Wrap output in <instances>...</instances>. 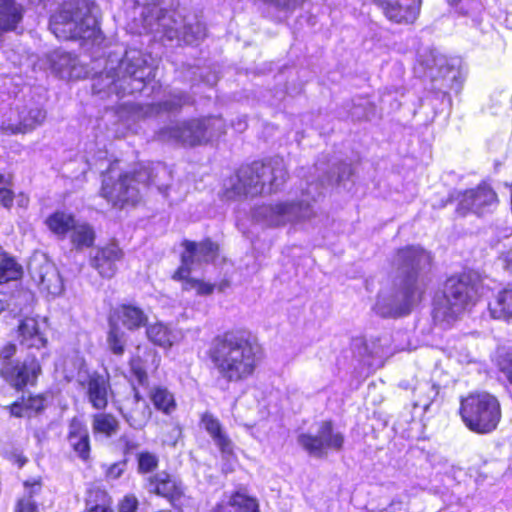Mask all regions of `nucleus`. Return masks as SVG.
Segmentation results:
<instances>
[{
  "label": "nucleus",
  "instance_id": "8",
  "mask_svg": "<svg viewBox=\"0 0 512 512\" xmlns=\"http://www.w3.org/2000/svg\"><path fill=\"white\" fill-rule=\"evenodd\" d=\"M477 295V288L470 276L450 277L445 283L442 295L435 299L434 320L449 325L475 303Z\"/></svg>",
  "mask_w": 512,
  "mask_h": 512
},
{
  "label": "nucleus",
  "instance_id": "45",
  "mask_svg": "<svg viewBox=\"0 0 512 512\" xmlns=\"http://www.w3.org/2000/svg\"><path fill=\"white\" fill-rule=\"evenodd\" d=\"M497 364L499 370L503 373L509 384L512 386V352H508L504 356H501L498 359Z\"/></svg>",
  "mask_w": 512,
  "mask_h": 512
},
{
  "label": "nucleus",
  "instance_id": "10",
  "mask_svg": "<svg viewBox=\"0 0 512 512\" xmlns=\"http://www.w3.org/2000/svg\"><path fill=\"white\" fill-rule=\"evenodd\" d=\"M460 414L469 430L488 434L500 422L501 407L498 399L489 393L470 394L461 400Z\"/></svg>",
  "mask_w": 512,
  "mask_h": 512
},
{
  "label": "nucleus",
  "instance_id": "16",
  "mask_svg": "<svg viewBox=\"0 0 512 512\" xmlns=\"http://www.w3.org/2000/svg\"><path fill=\"white\" fill-rule=\"evenodd\" d=\"M496 203L497 196L495 192L488 185L482 184L463 193L457 211L462 215L467 212L480 215L490 211Z\"/></svg>",
  "mask_w": 512,
  "mask_h": 512
},
{
  "label": "nucleus",
  "instance_id": "43",
  "mask_svg": "<svg viewBox=\"0 0 512 512\" xmlns=\"http://www.w3.org/2000/svg\"><path fill=\"white\" fill-rule=\"evenodd\" d=\"M158 466V458L150 452H142L138 455V469L141 473L153 471Z\"/></svg>",
  "mask_w": 512,
  "mask_h": 512
},
{
  "label": "nucleus",
  "instance_id": "40",
  "mask_svg": "<svg viewBox=\"0 0 512 512\" xmlns=\"http://www.w3.org/2000/svg\"><path fill=\"white\" fill-rule=\"evenodd\" d=\"M112 500L103 490H90L86 499V512H113Z\"/></svg>",
  "mask_w": 512,
  "mask_h": 512
},
{
  "label": "nucleus",
  "instance_id": "31",
  "mask_svg": "<svg viewBox=\"0 0 512 512\" xmlns=\"http://www.w3.org/2000/svg\"><path fill=\"white\" fill-rule=\"evenodd\" d=\"M42 489L40 478H32L24 482V495L15 505L14 512H39L38 505L33 499Z\"/></svg>",
  "mask_w": 512,
  "mask_h": 512
},
{
  "label": "nucleus",
  "instance_id": "27",
  "mask_svg": "<svg viewBox=\"0 0 512 512\" xmlns=\"http://www.w3.org/2000/svg\"><path fill=\"white\" fill-rule=\"evenodd\" d=\"M461 61L454 59L451 64L447 63L446 58L439 54L436 50L431 48H423L418 52L417 55V65L416 69H420L424 74L427 71H431L434 68H438L439 72L444 76H447L450 70V67H454L456 65H460Z\"/></svg>",
  "mask_w": 512,
  "mask_h": 512
},
{
  "label": "nucleus",
  "instance_id": "39",
  "mask_svg": "<svg viewBox=\"0 0 512 512\" xmlns=\"http://www.w3.org/2000/svg\"><path fill=\"white\" fill-rule=\"evenodd\" d=\"M19 208L26 209L29 205V197L24 193L14 195L12 190L8 187V182L5 177L0 174V205L4 208L10 209L13 205V201Z\"/></svg>",
  "mask_w": 512,
  "mask_h": 512
},
{
  "label": "nucleus",
  "instance_id": "2",
  "mask_svg": "<svg viewBox=\"0 0 512 512\" xmlns=\"http://www.w3.org/2000/svg\"><path fill=\"white\" fill-rule=\"evenodd\" d=\"M209 359L226 382H241L251 377L260 361L258 348L243 331H230L213 341Z\"/></svg>",
  "mask_w": 512,
  "mask_h": 512
},
{
  "label": "nucleus",
  "instance_id": "14",
  "mask_svg": "<svg viewBox=\"0 0 512 512\" xmlns=\"http://www.w3.org/2000/svg\"><path fill=\"white\" fill-rule=\"evenodd\" d=\"M311 215L312 208L306 200H302L298 203L284 201L262 205L257 207L253 212V218L256 222L269 227L293 223L309 218Z\"/></svg>",
  "mask_w": 512,
  "mask_h": 512
},
{
  "label": "nucleus",
  "instance_id": "33",
  "mask_svg": "<svg viewBox=\"0 0 512 512\" xmlns=\"http://www.w3.org/2000/svg\"><path fill=\"white\" fill-rule=\"evenodd\" d=\"M489 311L493 318L512 319V287L500 291L489 303Z\"/></svg>",
  "mask_w": 512,
  "mask_h": 512
},
{
  "label": "nucleus",
  "instance_id": "6",
  "mask_svg": "<svg viewBox=\"0 0 512 512\" xmlns=\"http://www.w3.org/2000/svg\"><path fill=\"white\" fill-rule=\"evenodd\" d=\"M154 183L148 168L134 173H119L115 164L110 165L102 180L101 195L116 208L133 207L141 200V192Z\"/></svg>",
  "mask_w": 512,
  "mask_h": 512
},
{
  "label": "nucleus",
  "instance_id": "13",
  "mask_svg": "<svg viewBox=\"0 0 512 512\" xmlns=\"http://www.w3.org/2000/svg\"><path fill=\"white\" fill-rule=\"evenodd\" d=\"M147 320V315L137 306L123 304L116 307L109 319L110 329L107 342L110 350L116 355H121L124 352L126 335L120 330L119 323L126 329L134 331L145 326Z\"/></svg>",
  "mask_w": 512,
  "mask_h": 512
},
{
  "label": "nucleus",
  "instance_id": "36",
  "mask_svg": "<svg viewBox=\"0 0 512 512\" xmlns=\"http://www.w3.org/2000/svg\"><path fill=\"white\" fill-rule=\"evenodd\" d=\"M70 241L76 249L91 247L95 241L93 227L86 222L76 221L71 230Z\"/></svg>",
  "mask_w": 512,
  "mask_h": 512
},
{
  "label": "nucleus",
  "instance_id": "26",
  "mask_svg": "<svg viewBox=\"0 0 512 512\" xmlns=\"http://www.w3.org/2000/svg\"><path fill=\"white\" fill-rule=\"evenodd\" d=\"M148 489L157 495L169 499L174 506H176L175 502L179 500L182 495L180 483L164 471L149 478Z\"/></svg>",
  "mask_w": 512,
  "mask_h": 512
},
{
  "label": "nucleus",
  "instance_id": "37",
  "mask_svg": "<svg viewBox=\"0 0 512 512\" xmlns=\"http://www.w3.org/2000/svg\"><path fill=\"white\" fill-rule=\"evenodd\" d=\"M119 429V422L115 416L109 413H97L92 418V430L95 435L101 434L112 437Z\"/></svg>",
  "mask_w": 512,
  "mask_h": 512
},
{
  "label": "nucleus",
  "instance_id": "55",
  "mask_svg": "<svg viewBox=\"0 0 512 512\" xmlns=\"http://www.w3.org/2000/svg\"><path fill=\"white\" fill-rule=\"evenodd\" d=\"M506 24H507V27L512 29V10H510L508 13H507V16H506Z\"/></svg>",
  "mask_w": 512,
  "mask_h": 512
},
{
  "label": "nucleus",
  "instance_id": "20",
  "mask_svg": "<svg viewBox=\"0 0 512 512\" xmlns=\"http://www.w3.org/2000/svg\"><path fill=\"white\" fill-rule=\"evenodd\" d=\"M201 426L209 434L223 457H230L234 453V444L223 429L220 421L211 413L205 412L201 416Z\"/></svg>",
  "mask_w": 512,
  "mask_h": 512
},
{
  "label": "nucleus",
  "instance_id": "12",
  "mask_svg": "<svg viewBox=\"0 0 512 512\" xmlns=\"http://www.w3.org/2000/svg\"><path fill=\"white\" fill-rule=\"evenodd\" d=\"M16 345L8 343L0 349V375L9 384L21 389L28 384H34L41 368L38 361L28 357L23 362L14 361Z\"/></svg>",
  "mask_w": 512,
  "mask_h": 512
},
{
  "label": "nucleus",
  "instance_id": "28",
  "mask_svg": "<svg viewBox=\"0 0 512 512\" xmlns=\"http://www.w3.org/2000/svg\"><path fill=\"white\" fill-rule=\"evenodd\" d=\"M68 442L80 458L86 460L89 457L90 441L86 424L74 417L69 424Z\"/></svg>",
  "mask_w": 512,
  "mask_h": 512
},
{
  "label": "nucleus",
  "instance_id": "47",
  "mask_svg": "<svg viewBox=\"0 0 512 512\" xmlns=\"http://www.w3.org/2000/svg\"><path fill=\"white\" fill-rule=\"evenodd\" d=\"M266 3L280 9V10H293L299 6L302 0H264Z\"/></svg>",
  "mask_w": 512,
  "mask_h": 512
},
{
  "label": "nucleus",
  "instance_id": "24",
  "mask_svg": "<svg viewBox=\"0 0 512 512\" xmlns=\"http://www.w3.org/2000/svg\"><path fill=\"white\" fill-rule=\"evenodd\" d=\"M31 273L33 280L42 291L52 296H57L62 293V278L53 264L45 262L38 270H32Z\"/></svg>",
  "mask_w": 512,
  "mask_h": 512
},
{
  "label": "nucleus",
  "instance_id": "46",
  "mask_svg": "<svg viewBox=\"0 0 512 512\" xmlns=\"http://www.w3.org/2000/svg\"><path fill=\"white\" fill-rule=\"evenodd\" d=\"M131 371L136 378L138 384L144 385L147 382V373L141 361L138 358L131 360Z\"/></svg>",
  "mask_w": 512,
  "mask_h": 512
},
{
  "label": "nucleus",
  "instance_id": "5",
  "mask_svg": "<svg viewBox=\"0 0 512 512\" xmlns=\"http://www.w3.org/2000/svg\"><path fill=\"white\" fill-rule=\"evenodd\" d=\"M135 4L142 7L140 14L146 32L161 33L169 40L182 39L187 44H194L206 35L202 23H184L177 12L159 9L156 0H135Z\"/></svg>",
  "mask_w": 512,
  "mask_h": 512
},
{
  "label": "nucleus",
  "instance_id": "51",
  "mask_svg": "<svg viewBox=\"0 0 512 512\" xmlns=\"http://www.w3.org/2000/svg\"><path fill=\"white\" fill-rule=\"evenodd\" d=\"M233 416L235 418V421H237L239 424L244 425L246 427H250V424L246 423L244 420V417L242 416L240 412V404L237 401L232 409Z\"/></svg>",
  "mask_w": 512,
  "mask_h": 512
},
{
  "label": "nucleus",
  "instance_id": "35",
  "mask_svg": "<svg viewBox=\"0 0 512 512\" xmlns=\"http://www.w3.org/2000/svg\"><path fill=\"white\" fill-rule=\"evenodd\" d=\"M148 339L162 348H170L177 340V334L163 323H155L147 328Z\"/></svg>",
  "mask_w": 512,
  "mask_h": 512
},
{
  "label": "nucleus",
  "instance_id": "4",
  "mask_svg": "<svg viewBox=\"0 0 512 512\" xmlns=\"http://www.w3.org/2000/svg\"><path fill=\"white\" fill-rule=\"evenodd\" d=\"M97 12L96 5L87 0L65 3L58 13L51 16L50 30L58 39H82L99 45L102 33Z\"/></svg>",
  "mask_w": 512,
  "mask_h": 512
},
{
  "label": "nucleus",
  "instance_id": "34",
  "mask_svg": "<svg viewBox=\"0 0 512 512\" xmlns=\"http://www.w3.org/2000/svg\"><path fill=\"white\" fill-rule=\"evenodd\" d=\"M22 19V8L14 0H0V32L12 30Z\"/></svg>",
  "mask_w": 512,
  "mask_h": 512
},
{
  "label": "nucleus",
  "instance_id": "29",
  "mask_svg": "<svg viewBox=\"0 0 512 512\" xmlns=\"http://www.w3.org/2000/svg\"><path fill=\"white\" fill-rule=\"evenodd\" d=\"M49 231L59 239H64L76 223L75 216L64 210H56L44 221Z\"/></svg>",
  "mask_w": 512,
  "mask_h": 512
},
{
  "label": "nucleus",
  "instance_id": "41",
  "mask_svg": "<svg viewBox=\"0 0 512 512\" xmlns=\"http://www.w3.org/2000/svg\"><path fill=\"white\" fill-rule=\"evenodd\" d=\"M85 368V360L79 353L75 352L72 356L65 360V371L67 378L80 376Z\"/></svg>",
  "mask_w": 512,
  "mask_h": 512
},
{
  "label": "nucleus",
  "instance_id": "56",
  "mask_svg": "<svg viewBox=\"0 0 512 512\" xmlns=\"http://www.w3.org/2000/svg\"><path fill=\"white\" fill-rule=\"evenodd\" d=\"M134 447H135V445L133 443H131L129 441H126L125 448H126L127 451L132 450Z\"/></svg>",
  "mask_w": 512,
  "mask_h": 512
},
{
  "label": "nucleus",
  "instance_id": "3",
  "mask_svg": "<svg viewBox=\"0 0 512 512\" xmlns=\"http://www.w3.org/2000/svg\"><path fill=\"white\" fill-rule=\"evenodd\" d=\"M154 77V68L148 63L147 57L139 50L130 49L122 59L110 56L105 72L95 78L92 87L95 93H115L122 97L144 91Z\"/></svg>",
  "mask_w": 512,
  "mask_h": 512
},
{
  "label": "nucleus",
  "instance_id": "58",
  "mask_svg": "<svg viewBox=\"0 0 512 512\" xmlns=\"http://www.w3.org/2000/svg\"><path fill=\"white\" fill-rule=\"evenodd\" d=\"M4 307H5V304H4V302L0 299V313L4 310Z\"/></svg>",
  "mask_w": 512,
  "mask_h": 512
},
{
  "label": "nucleus",
  "instance_id": "49",
  "mask_svg": "<svg viewBox=\"0 0 512 512\" xmlns=\"http://www.w3.org/2000/svg\"><path fill=\"white\" fill-rule=\"evenodd\" d=\"M504 246H508L509 250L501 252V258L503 260L504 267L512 272V234L506 237V243Z\"/></svg>",
  "mask_w": 512,
  "mask_h": 512
},
{
  "label": "nucleus",
  "instance_id": "1",
  "mask_svg": "<svg viewBox=\"0 0 512 512\" xmlns=\"http://www.w3.org/2000/svg\"><path fill=\"white\" fill-rule=\"evenodd\" d=\"M431 264L430 254L419 246L400 249L394 265L401 277V289L395 295L382 292L377 298L374 310L383 317L402 316L420 300L422 290L418 284L419 277Z\"/></svg>",
  "mask_w": 512,
  "mask_h": 512
},
{
  "label": "nucleus",
  "instance_id": "25",
  "mask_svg": "<svg viewBox=\"0 0 512 512\" xmlns=\"http://www.w3.org/2000/svg\"><path fill=\"white\" fill-rule=\"evenodd\" d=\"M122 256L121 249L115 244H110L96 252L91 264L101 276L111 278L116 272V263Z\"/></svg>",
  "mask_w": 512,
  "mask_h": 512
},
{
  "label": "nucleus",
  "instance_id": "11",
  "mask_svg": "<svg viewBox=\"0 0 512 512\" xmlns=\"http://www.w3.org/2000/svg\"><path fill=\"white\" fill-rule=\"evenodd\" d=\"M225 122L221 117H207L185 121L160 132L162 140L174 141L184 146L206 144L225 132Z\"/></svg>",
  "mask_w": 512,
  "mask_h": 512
},
{
  "label": "nucleus",
  "instance_id": "15",
  "mask_svg": "<svg viewBox=\"0 0 512 512\" xmlns=\"http://www.w3.org/2000/svg\"><path fill=\"white\" fill-rule=\"evenodd\" d=\"M298 443L312 456L324 457L328 451H339L344 444L343 434L335 430L332 422L323 421L319 424L317 433L301 434Z\"/></svg>",
  "mask_w": 512,
  "mask_h": 512
},
{
  "label": "nucleus",
  "instance_id": "57",
  "mask_svg": "<svg viewBox=\"0 0 512 512\" xmlns=\"http://www.w3.org/2000/svg\"><path fill=\"white\" fill-rule=\"evenodd\" d=\"M451 6H457L462 0H447Z\"/></svg>",
  "mask_w": 512,
  "mask_h": 512
},
{
  "label": "nucleus",
  "instance_id": "18",
  "mask_svg": "<svg viewBox=\"0 0 512 512\" xmlns=\"http://www.w3.org/2000/svg\"><path fill=\"white\" fill-rule=\"evenodd\" d=\"M47 324L44 320L27 317L20 321L17 329L18 340L22 346L40 349L47 344Z\"/></svg>",
  "mask_w": 512,
  "mask_h": 512
},
{
  "label": "nucleus",
  "instance_id": "42",
  "mask_svg": "<svg viewBox=\"0 0 512 512\" xmlns=\"http://www.w3.org/2000/svg\"><path fill=\"white\" fill-rule=\"evenodd\" d=\"M188 97L181 93H173L170 98L157 105V113L160 111H172L186 104Z\"/></svg>",
  "mask_w": 512,
  "mask_h": 512
},
{
  "label": "nucleus",
  "instance_id": "30",
  "mask_svg": "<svg viewBox=\"0 0 512 512\" xmlns=\"http://www.w3.org/2000/svg\"><path fill=\"white\" fill-rule=\"evenodd\" d=\"M46 400L42 395L30 396L16 401L6 408L15 417H32L44 410Z\"/></svg>",
  "mask_w": 512,
  "mask_h": 512
},
{
  "label": "nucleus",
  "instance_id": "22",
  "mask_svg": "<svg viewBox=\"0 0 512 512\" xmlns=\"http://www.w3.org/2000/svg\"><path fill=\"white\" fill-rule=\"evenodd\" d=\"M51 69L60 78L63 79H79L86 75L83 66L78 64L76 57L70 53L63 51H54L49 57Z\"/></svg>",
  "mask_w": 512,
  "mask_h": 512
},
{
  "label": "nucleus",
  "instance_id": "21",
  "mask_svg": "<svg viewBox=\"0 0 512 512\" xmlns=\"http://www.w3.org/2000/svg\"><path fill=\"white\" fill-rule=\"evenodd\" d=\"M83 385L92 407L97 410H104L108 405V398L111 392L108 378L94 372L88 376L87 381Z\"/></svg>",
  "mask_w": 512,
  "mask_h": 512
},
{
  "label": "nucleus",
  "instance_id": "7",
  "mask_svg": "<svg viewBox=\"0 0 512 512\" xmlns=\"http://www.w3.org/2000/svg\"><path fill=\"white\" fill-rule=\"evenodd\" d=\"M286 175L285 162L281 157L242 167L236 176L237 183L232 184L233 196L277 191L284 184Z\"/></svg>",
  "mask_w": 512,
  "mask_h": 512
},
{
  "label": "nucleus",
  "instance_id": "52",
  "mask_svg": "<svg viewBox=\"0 0 512 512\" xmlns=\"http://www.w3.org/2000/svg\"><path fill=\"white\" fill-rule=\"evenodd\" d=\"M431 402V396L428 395L426 399H418L415 401L414 406L415 407H422L424 409H427Z\"/></svg>",
  "mask_w": 512,
  "mask_h": 512
},
{
  "label": "nucleus",
  "instance_id": "53",
  "mask_svg": "<svg viewBox=\"0 0 512 512\" xmlns=\"http://www.w3.org/2000/svg\"><path fill=\"white\" fill-rule=\"evenodd\" d=\"M234 126L237 131H239V132L244 131L247 126L246 119L245 118L239 119L238 123L235 124Z\"/></svg>",
  "mask_w": 512,
  "mask_h": 512
},
{
  "label": "nucleus",
  "instance_id": "59",
  "mask_svg": "<svg viewBox=\"0 0 512 512\" xmlns=\"http://www.w3.org/2000/svg\"><path fill=\"white\" fill-rule=\"evenodd\" d=\"M370 352H371L372 354H374V353H375V354H377V353H378V351H377L375 348L371 349V351H370Z\"/></svg>",
  "mask_w": 512,
  "mask_h": 512
},
{
  "label": "nucleus",
  "instance_id": "9",
  "mask_svg": "<svg viewBox=\"0 0 512 512\" xmlns=\"http://www.w3.org/2000/svg\"><path fill=\"white\" fill-rule=\"evenodd\" d=\"M185 248L181 257V266L173 274V279L182 282L184 291H195L199 296H208L213 293L215 285L193 277L191 272L197 264L215 261L218 254V246L210 240L200 243L185 241Z\"/></svg>",
  "mask_w": 512,
  "mask_h": 512
},
{
  "label": "nucleus",
  "instance_id": "48",
  "mask_svg": "<svg viewBox=\"0 0 512 512\" xmlns=\"http://www.w3.org/2000/svg\"><path fill=\"white\" fill-rule=\"evenodd\" d=\"M138 500L134 495H126L119 504V512H136Z\"/></svg>",
  "mask_w": 512,
  "mask_h": 512
},
{
  "label": "nucleus",
  "instance_id": "17",
  "mask_svg": "<svg viewBox=\"0 0 512 512\" xmlns=\"http://www.w3.org/2000/svg\"><path fill=\"white\" fill-rule=\"evenodd\" d=\"M384 15L398 24L413 23L420 12L421 0H375Z\"/></svg>",
  "mask_w": 512,
  "mask_h": 512
},
{
  "label": "nucleus",
  "instance_id": "23",
  "mask_svg": "<svg viewBox=\"0 0 512 512\" xmlns=\"http://www.w3.org/2000/svg\"><path fill=\"white\" fill-rule=\"evenodd\" d=\"M120 413L128 425L134 429H142L151 416L149 406L136 391L134 398L120 408Z\"/></svg>",
  "mask_w": 512,
  "mask_h": 512
},
{
  "label": "nucleus",
  "instance_id": "38",
  "mask_svg": "<svg viewBox=\"0 0 512 512\" xmlns=\"http://www.w3.org/2000/svg\"><path fill=\"white\" fill-rule=\"evenodd\" d=\"M150 399L155 408L165 414H171L176 409L174 395L165 387H154L150 392Z\"/></svg>",
  "mask_w": 512,
  "mask_h": 512
},
{
  "label": "nucleus",
  "instance_id": "44",
  "mask_svg": "<svg viewBox=\"0 0 512 512\" xmlns=\"http://www.w3.org/2000/svg\"><path fill=\"white\" fill-rule=\"evenodd\" d=\"M350 175V167L346 164H340L337 166V172H333L332 174H328L327 176L321 178V183L324 185L325 183L330 184L335 182H341L345 179L346 176Z\"/></svg>",
  "mask_w": 512,
  "mask_h": 512
},
{
  "label": "nucleus",
  "instance_id": "32",
  "mask_svg": "<svg viewBox=\"0 0 512 512\" xmlns=\"http://www.w3.org/2000/svg\"><path fill=\"white\" fill-rule=\"evenodd\" d=\"M215 512H259L257 501L242 493L233 494L227 502L217 505Z\"/></svg>",
  "mask_w": 512,
  "mask_h": 512
},
{
  "label": "nucleus",
  "instance_id": "50",
  "mask_svg": "<svg viewBox=\"0 0 512 512\" xmlns=\"http://www.w3.org/2000/svg\"><path fill=\"white\" fill-rule=\"evenodd\" d=\"M124 466L125 465L123 463H115L111 465L107 470V476L111 479L119 478L124 471Z\"/></svg>",
  "mask_w": 512,
  "mask_h": 512
},
{
  "label": "nucleus",
  "instance_id": "19",
  "mask_svg": "<svg viewBox=\"0 0 512 512\" xmlns=\"http://www.w3.org/2000/svg\"><path fill=\"white\" fill-rule=\"evenodd\" d=\"M46 118V112L38 106H32L23 109L19 113V122L17 124L4 121L0 130L6 135L25 134L33 131L41 125Z\"/></svg>",
  "mask_w": 512,
  "mask_h": 512
},
{
  "label": "nucleus",
  "instance_id": "54",
  "mask_svg": "<svg viewBox=\"0 0 512 512\" xmlns=\"http://www.w3.org/2000/svg\"><path fill=\"white\" fill-rule=\"evenodd\" d=\"M416 390H419L421 392L428 390L430 393H434L433 387L429 383L419 385V387H417Z\"/></svg>",
  "mask_w": 512,
  "mask_h": 512
}]
</instances>
